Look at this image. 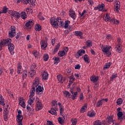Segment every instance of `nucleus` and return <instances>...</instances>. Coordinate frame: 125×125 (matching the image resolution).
Here are the masks:
<instances>
[{"mask_svg": "<svg viewBox=\"0 0 125 125\" xmlns=\"http://www.w3.org/2000/svg\"><path fill=\"white\" fill-rule=\"evenodd\" d=\"M34 100H35V98H34V97H31L29 96V99L27 102L28 104L30 105L31 107H33L34 106Z\"/></svg>", "mask_w": 125, "mask_h": 125, "instance_id": "obj_20", "label": "nucleus"}, {"mask_svg": "<svg viewBox=\"0 0 125 125\" xmlns=\"http://www.w3.org/2000/svg\"><path fill=\"white\" fill-rule=\"evenodd\" d=\"M27 76H28V72H27V70H24L22 73L23 80H25L27 78Z\"/></svg>", "mask_w": 125, "mask_h": 125, "instance_id": "obj_52", "label": "nucleus"}, {"mask_svg": "<svg viewBox=\"0 0 125 125\" xmlns=\"http://www.w3.org/2000/svg\"><path fill=\"white\" fill-rule=\"evenodd\" d=\"M104 101V99L99 101L97 104V107H100V106H102Z\"/></svg>", "mask_w": 125, "mask_h": 125, "instance_id": "obj_48", "label": "nucleus"}, {"mask_svg": "<svg viewBox=\"0 0 125 125\" xmlns=\"http://www.w3.org/2000/svg\"><path fill=\"white\" fill-rule=\"evenodd\" d=\"M38 85H41V84H40V78L36 77L33 83V86H38Z\"/></svg>", "mask_w": 125, "mask_h": 125, "instance_id": "obj_18", "label": "nucleus"}, {"mask_svg": "<svg viewBox=\"0 0 125 125\" xmlns=\"http://www.w3.org/2000/svg\"><path fill=\"white\" fill-rule=\"evenodd\" d=\"M87 109V105L86 104H85L81 108L80 113H84L85 112H86Z\"/></svg>", "mask_w": 125, "mask_h": 125, "instance_id": "obj_26", "label": "nucleus"}, {"mask_svg": "<svg viewBox=\"0 0 125 125\" xmlns=\"http://www.w3.org/2000/svg\"><path fill=\"white\" fill-rule=\"evenodd\" d=\"M29 4H34L36 2V0H28Z\"/></svg>", "mask_w": 125, "mask_h": 125, "instance_id": "obj_64", "label": "nucleus"}, {"mask_svg": "<svg viewBox=\"0 0 125 125\" xmlns=\"http://www.w3.org/2000/svg\"><path fill=\"white\" fill-rule=\"evenodd\" d=\"M3 114L4 121H5V122L7 121V120H8V116H9V111H3Z\"/></svg>", "mask_w": 125, "mask_h": 125, "instance_id": "obj_19", "label": "nucleus"}, {"mask_svg": "<svg viewBox=\"0 0 125 125\" xmlns=\"http://www.w3.org/2000/svg\"><path fill=\"white\" fill-rule=\"evenodd\" d=\"M108 124L111 125L112 124L113 125H119V124L116 123L115 120H113V116H110L108 119Z\"/></svg>", "mask_w": 125, "mask_h": 125, "instance_id": "obj_16", "label": "nucleus"}, {"mask_svg": "<svg viewBox=\"0 0 125 125\" xmlns=\"http://www.w3.org/2000/svg\"><path fill=\"white\" fill-rule=\"evenodd\" d=\"M71 22L69 21H65L64 25L63 26L64 29H68V27H69V24H70Z\"/></svg>", "mask_w": 125, "mask_h": 125, "instance_id": "obj_42", "label": "nucleus"}, {"mask_svg": "<svg viewBox=\"0 0 125 125\" xmlns=\"http://www.w3.org/2000/svg\"><path fill=\"white\" fill-rule=\"evenodd\" d=\"M48 73L47 71H44L42 73V77L43 80H47L48 79Z\"/></svg>", "mask_w": 125, "mask_h": 125, "instance_id": "obj_25", "label": "nucleus"}, {"mask_svg": "<svg viewBox=\"0 0 125 125\" xmlns=\"http://www.w3.org/2000/svg\"><path fill=\"white\" fill-rule=\"evenodd\" d=\"M8 48L11 55H14L15 48L14 44H13V43H10V44H8Z\"/></svg>", "mask_w": 125, "mask_h": 125, "instance_id": "obj_9", "label": "nucleus"}, {"mask_svg": "<svg viewBox=\"0 0 125 125\" xmlns=\"http://www.w3.org/2000/svg\"><path fill=\"white\" fill-rule=\"evenodd\" d=\"M19 105L22 107L23 108V109H25L26 108V103H25V100L23 97H20L19 98Z\"/></svg>", "mask_w": 125, "mask_h": 125, "instance_id": "obj_7", "label": "nucleus"}, {"mask_svg": "<svg viewBox=\"0 0 125 125\" xmlns=\"http://www.w3.org/2000/svg\"><path fill=\"white\" fill-rule=\"evenodd\" d=\"M36 88L35 87H33L30 90V94L29 96L34 97L35 95V92H36Z\"/></svg>", "mask_w": 125, "mask_h": 125, "instance_id": "obj_31", "label": "nucleus"}, {"mask_svg": "<svg viewBox=\"0 0 125 125\" xmlns=\"http://www.w3.org/2000/svg\"><path fill=\"white\" fill-rule=\"evenodd\" d=\"M58 55L60 57H63L64 55H66V54L63 51H59Z\"/></svg>", "mask_w": 125, "mask_h": 125, "instance_id": "obj_41", "label": "nucleus"}, {"mask_svg": "<svg viewBox=\"0 0 125 125\" xmlns=\"http://www.w3.org/2000/svg\"><path fill=\"white\" fill-rule=\"evenodd\" d=\"M52 108H57V101H53L52 102Z\"/></svg>", "mask_w": 125, "mask_h": 125, "instance_id": "obj_49", "label": "nucleus"}, {"mask_svg": "<svg viewBox=\"0 0 125 125\" xmlns=\"http://www.w3.org/2000/svg\"><path fill=\"white\" fill-rule=\"evenodd\" d=\"M83 58L84 62H85L86 63H87V64L89 63V58L88 57L87 55H84L83 57Z\"/></svg>", "mask_w": 125, "mask_h": 125, "instance_id": "obj_34", "label": "nucleus"}, {"mask_svg": "<svg viewBox=\"0 0 125 125\" xmlns=\"http://www.w3.org/2000/svg\"><path fill=\"white\" fill-rule=\"evenodd\" d=\"M96 115V113L94 110H92L90 111H88L86 116L87 117H89V118H94Z\"/></svg>", "mask_w": 125, "mask_h": 125, "instance_id": "obj_11", "label": "nucleus"}, {"mask_svg": "<svg viewBox=\"0 0 125 125\" xmlns=\"http://www.w3.org/2000/svg\"><path fill=\"white\" fill-rule=\"evenodd\" d=\"M40 44L41 45V49H42V50H46V47H47V45H48L47 41L42 40L40 42Z\"/></svg>", "mask_w": 125, "mask_h": 125, "instance_id": "obj_6", "label": "nucleus"}, {"mask_svg": "<svg viewBox=\"0 0 125 125\" xmlns=\"http://www.w3.org/2000/svg\"><path fill=\"white\" fill-rule=\"evenodd\" d=\"M28 75L31 78H33L36 75V71L30 69V71L28 72Z\"/></svg>", "mask_w": 125, "mask_h": 125, "instance_id": "obj_30", "label": "nucleus"}, {"mask_svg": "<svg viewBox=\"0 0 125 125\" xmlns=\"http://www.w3.org/2000/svg\"><path fill=\"white\" fill-rule=\"evenodd\" d=\"M21 17L22 19H26V18H27V14H26V12H22L21 13Z\"/></svg>", "mask_w": 125, "mask_h": 125, "instance_id": "obj_43", "label": "nucleus"}, {"mask_svg": "<svg viewBox=\"0 0 125 125\" xmlns=\"http://www.w3.org/2000/svg\"><path fill=\"white\" fill-rule=\"evenodd\" d=\"M53 60H54V61H55V62H54L55 65H57V64H58V63H59V62H60V60L59 59V58L57 57H54L53 58Z\"/></svg>", "mask_w": 125, "mask_h": 125, "instance_id": "obj_36", "label": "nucleus"}, {"mask_svg": "<svg viewBox=\"0 0 125 125\" xmlns=\"http://www.w3.org/2000/svg\"><path fill=\"white\" fill-rule=\"evenodd\" d=\"M0 105H2V106H5L4 98L2 97V95H0Z\"/></svg>", "mask_w": 125, "mask_h": 125, "instance_id": "obj_28", "label": "nucleus"}, {"mask_svg": "<svg viewBox=\"0 0 125 125\" xmlns=\"http://www.w3.org/2000/svg\"><path fill=\"white\" fill-rule=\"evenodd\" d=\"M117 116L118 118V121H120V122L122 121V117H123V112H119L117 113Z\"/></svg>", "mask_w": 125, "mask_h": 125, "instance_id": "obj_40", "label": "nucleus"}, {"mask_svg": "<svg viewBox=\"0 0 125 125\" xmlns=\"http://www.w3.org/2000/svg\"><path fill=\"white\" fill-rule=\"evenodd\" d=\"M17 118L19 122H22V121H23V119L24 118L23 117L22 115H18L17 116Z\"/></svg>", "mask_w": 125, "mask_h": 125, "instance_id": "obj_50", "label": "nucleus"}, {"mask_svg": "<svg viewBox=\"0 0 125 125\" xmlns=\"http://www.w3.org/2000/svg\"><path fill=\"white\" fill-rule=\"evenodd\" d=\"M98 6L99 11H103V12L107 11V10L104 8V7H105V5H104V4L102 3L101 5H99Z\"/></svg>", "mask_w": 125, "mask_h": 125, "instance_id": "obj_22", "label": "nucleus"}, {"mask_svg": "<svg viewBox=\"0 0 125 125\" xmlns=\"http://www.w3.org/2000/svg\"><path fill=\"white\" fill-rule=\"evenodd\" d=\"M86 47H91L92 46V41L91 40H87L86 42Z\"/></svg>", "mask_w": 125, "mask_h": 125, "instance_id": "obj_32", "label": "nucleus"}, {"mask_svg": "<svg viewBox=\"0 0 125 125\" xmlns=\"http://www.w3.org/2000/svg\"><path fill=\"white\" fill-rule=\"evenodd\" d=\"M123 100L122 98H119L117 99L116 103L117 105H122L123 104Z\"/></svg>", "mask_w": 125, "mask_h": 125, "instance_id": "obj_51", "label": "nucleus"}, {"mask_svg": "<svg viewBox=\"0 0 125 125\" xmlns=\"http://www.w3.org/2000/svg\"><path fill=\"white\" fill-rule=\"evenodd\" d=\"M58 121L60 125H63L64 124V121H63L62 117H59L58 118Z\"/></svg>", "mask_w": 125, "mask_h": 125, "instance_id": "obj_58", "label": "nucleus"}, {"mask_svg": "<svg viewBox=\"0 0 125 125\" xmlns=\"http://www.w3.org/2000/svg\"><path fill=\"white\" fill-rule=\"evenodd\" d=\"M78 95V92H75L73 94H72V96H71V99L72 100H75V99H77V95Z\"/></svg>", "mask_w": 125, "mask_h": 125, "instance_id": "obj_47", "label": "nucleus"}, {"mask_svg": "<svg viewBox=\"0 0 125 125\" xmlns=\"http://www.w3.org/2000/svg\"><path fill=\"white\" fill-rule=\"evenodd\" d=\"M63 94L64 97H66V98L70 99L72 97V95L68 91H64L63 92Z\"/></svg>", "mask_w": 125, "mask_h": 125, "instance_id": "obj_21", "label": "nucleus"}, {"mask_svg": "<svg viewBox=\"0 0 125 125\" xmlns=\"http://www.w3.org/2000/svg\"><path fill=\"white\" fill-rule=\"evenodd\" d=\"M30 70L32 71H36L37 70V64L33 63L31 65Z\"/></svg>", "mask_w": 125, "mask_h": 125, "instance_id": "obj_46", "label": "nucleus"}, {"mask_svg": "<svg viewBox=\"0 0 125 125\" xmlns=\"http://www.w3.org/2000/svg\"><path fill=\"white\" fill-rule=\"evenodd\" d=\"M79 39L81 40L84 39V37H83V33L81 31L79 32Z\"/></svg>", "mask_w": 125, "mask_h": 125, "instance_id": "obj_53", "label": "nucleus"}, {"mask_svg": "<svg viewBox=\"0 0 125 125\" xmlns=\"http://www.w3.org/2000/svg\"><path fill=\"white\" fill-rule=\"evenodd\" d=\"M84 53H85V51L84 50L81 49L79 51V56H82V55H83Z\"/></svg>", "mask_w": 125, "mask_h": 125, "instance_id": "obj_56", "label": "nucleus"}, {"mask_svg": "<svg viewBox=\"0 0 125 125\" xmlns=\"http://www.w3.org/2000/svg\"><path fill=\"white\" fill-rule=\"evenodd\" d=\"M33 25H34V22H33V20H30L26 22L24 25V28L26 30H30L33 26Z\"/></svg>", "mask_w": 125, "mask_h": 125, "instance_id": "obj_4", "label": "nucleus"}, {"mask_svg": "<svg viewBox=\"0 0 125 125\" xmlns=\"http://www.w3.org/2000/svg\"><path fill=\"white\" fill-rule=\"evenodd\" d=\"M117 42H118V44L119 45H122V40L120 38H118L117 39Z\"/></svg>", "mask_w": 125, "mask_h": 125, "instance_id": "obj_63", "label": "nucleus"}, {"mask_svg": "<svg viewBox=\"0 0 125 125\" xmlns=\"http://www.w3.org/2000/svg\"><path fill=\"white\" fill-rule=\"evenodd\" d=\"M115 48L116 49V51L118 52L119 53H121L122 51H123L122 47V45H117L115 47Z\"/></svg>", "mask_w": 125, "mask_h": 125, "instance_id": "obj_27", "label": "nucleus"}, {"mask_svg": "<svg viewBox=\"0 0 125 125\" xmlns=\"http://www.w3.org/2000/svg\"><path fill=\"white\" fill-rule=\"evenodd\" d=\"M110 18L111 17L109 16V14H106V15L104 17V20L105 22H108V21H110Z\"/></svg>", "mask_w": 125, "mask_h": 125, "instance_id": "obj_37", "label": "nucleus"}, {"mask_svg": "<svg viewBox=\"0 0 125 125\" xmlns=\"http://www.w3.org/2000/svg\"><path fill=\"white\" fill-rule=\"evenodd\" d=\"M57 79L61 83H63L65 80V77H63V76L61 74L58 75L57 76Z\"/></svg>", "mask_w": 125, "mask_h": 125, "instance_id": "obj_12", "label": "nucleus"}, {"mask_svg": "<svg viewBox=\"0 0 125 125\" xmlns=\"http://www.w3.org/2000/svg\"><path fill=\"white\" fill-rule=\"evenodd\" d=\"M58 104L59 106V108H60V113L61 114H62L63 112H64V108L63 107L62 105H61V104L60 103H58Z\"/></svg>", "mask_w": 125, "mask_h": 125, "instance_id": "obj_38", "label": "nucleus"}, {"mask_svg": "<svg viewBox=\"0 0 125 125\" xmlns=\"http://www.w3.org/2000/svg\"><path fill=\"white\" fill-rule=\"evenodd\" d=\"M16 35V27L14 26H11L10 31L8 32L9 38H14Z\"/></svg>", "mask_w": 125, "mask_h": 125, "instance_id": "obj_2", "label": "nucleus"}, {"mask_svg": "<svg viewBox=\"0 0 125 125\" xmlns=\"http://www.w3.org/2000/svg\"><path fill=\"white\" fill-rule=\"evenodd\" d=\"M35 31H38V32H40V31L42 30V26H41V25L39 23H37L36 24H35Z\"/></svg>", "mask_w": 125, "mask_h": 125, "instance_id": "obj_29", "label": "nucleus"}, {"mask_svg": "<svg viewBox=\"0 0 125 125\" xmlns=\"http://www.w3.org/2000/svg\"><path fill=\"white\" fill-rule=\"evenodd\" d=\"M36 88V93L37 94H42L43 92V87H42L41 85L35 86Z\"/></svg>", "mask_w": 125, "mask_h": 125, "instance_id": "obj_8", "label": "nucleus"}, {"mask_svg": "<svg viewBox=\"0 0 125 125\" xmlns=\"http://www.w3.org/2000/svg\"><path fill=\"white\" fill-rule=\"evenodd\" d=\"M60 47V43H59L57 44V45H56V46L54 49V51H53L54 54H55V53H56V52H57V51H58Z\"/></svg>", "mask_w": 125, "mask_h": 125, "instance_id": "obj_35", "label": "nucleus"}, {"mask_svg": "<svg viewBox=\"0 0 125 125\" xmlns=\"http://www.w3.org/2000/svg\"><path fill=\"white\" fill-rule=\"evenodd\" d=\"M83 99H84V97L83 96V93H81L80 94V97H79V100L80 102H83Z\"/></svg>", "mask_w": 125, "mask_h": 125, "instance_id": "obj_55", "label": "nucleus"}, {"mask_svg": "<svg viewBox=\"0 0 125 125\" xmlns=\"http://www.w3.org/2000/svg\"><path fill=\"white\" fill-rule=\"evenodd\" d=\"M118 77V74H113L111 77H110V81H114V80H115V79H116V78Z\"/></svg>", "mask_w": 125, "mask_h": 125, "instance_id": "obj_57", "label": "nucleus"}, {"mask_svg": "<svg viewBox=\"0 0 125 125\" xmlns=\"http://www.w3.org/2000/svg\"><path fill=\"white\" fill-rule=\"evenodd\" d=\"M109 22L111 24H115L116 25H118V24H120V21H119L116 19H114L113 18H110V19L109 20Z\"/></svg>", "mask_w": 125, "mask_h": 125, "instance_id": "obj_15", "label": "nucleus"}, {"mask_svg": "<svg viewBox=\"0 0 125 125\" xmlns=\"http://www.w3.org/2000/svg\"><path fill=\"white\" fill-rule=\"evenodd\" d=\"M68 14L69 16L73 18L74 20L76 19V13L72 9L69 10Z\"/></svg>", "mask_w": 125, "mask_h": 125, "instance_id": "obj_13", "label": "nucleus"}, {"mask_svg": "<svg viewBox=\"0 0 125 125\" xmlns=\"http://www.w3.org/2000/svg\"><path fill=\"white\" fill-rule=\"evenodd\" d=\"M8 10V8L6 7H4L3 8L2 11L1 12L2 13H6L7 12V10Z\"/></svg>", "mask_w": 125, "mask_h": 125, "instance_id": "obj_61", "label": "nucleus"}, {"mask_svg": "<svg viewBox=\"0 0 125 125\" xmlns=\"http://www.w3.org/2000/svg\"><path fill=\"white\" fill-rule=\"evenodd\" d=\"M59 17L56 18L54 17L51 18L50 19V23L51 25L54 28H56V29L58 28V25H59Z\"/></svg>", "mask_w": 125, "mask_h": 125, "instance_id": "obj_1", "label": "nucleus"}, {"mask_svg": "<svg viewBox=\"0 0 125 125\" xmlns=\"http://www.w3.org/2000/svg\"><path fill=\"white\" fill-rule=\"evenodd\" d=\"M100 47L103 52H105V53H108V52L109 54L110 55L111 52H110V49L112 48V47L109 45H101Z\"/></svg>", "mask_w": 125, "mask_h": 125, "instance_id": "obj_3", "label": "nucleus"}, {"mask_svg": "<svg viewBox=\"0 0 125 125\" xmlns=\"http://www.w3.org/2000/svg\"><path fill=\"white\" fill-rule=\"evenodd\" d=\"M57 111H58V108L51 107V110L49 111V112L52 115L57 116Z\"/></svg>", "mask_w": 125, "mask_h": 125, "instance_id": "obj_14", "label": "nucleus"}, {"mask_svg": "<svg viewBox=\"0 0 125 125\" xmlns=\"http://www.w3.org/2000/svg\"><path fill=\"white\" fill-rule=\"evenodd\" d=\"M36 101V110L40 111V110L42 109V102L39 99H37Z\"/></svg>", "mask_w": 125, "mask_h": 125, "instance_id": "obj_5", "label": "nucleus"}, {"mask_svg": "<svg viewBox=\"0 0 125 125\" xmlns=\"http://www.w3.org/2000/svg\"><path fill=\"white\" fill-rule=\"evenodd\" d=\"M11 43V39L8 38L5 40H3V44L8 46V44Z\"/></svg>", "mask_w": 125, "mask_h": 125, "instance_id": "obj_24", "label": "nucleus"}, {"mask_svg": "<svg viewBox=\"0 0 125 125\" xmlns=\"http://www.w3.org/2000/svg\"><path fill=\"white\" fill-rule=\"evenodd\" d=\"M21 70H22V65L19 63L18 66L17 74L19 75L21 74Z\"/></svg>", "mask_w": 125, "mask_h": 125, "instance_id": "obj_45", "label": "nucleus"}, {"mask_svg": "<svg viewBox=\"0 0 125 125\" xmlns=\"http://www.w3.org/2000/svg\"><path fill=\"white\" fill-rule=\"evenodd\" d=\"M59 23L60 28L64 26V22L63 21V20L61 19V18H59Z\"/></svg>", "mask_w": 125, "mask_h": 125, "instance_id": "obj_44", "label": "nucleus"}, {"mask_svg": "<svg viewBox=\"0 0 125 125\" xmlns=\"http://www.w3.org/2000/svg\"><path fill=\"white\" fill-rule=\"evenodd\" d=\"M66 72L67 74H69L70 75H71L72 72V69L70 67H68L67 69H66Z\"/></svg>", "mask_w": 125, "mask_h": 125, "instance_id": "obj_62", "label": "nucleus"}, {"mask_svg": "<svg viewBox=\"0 0 125 125\" xmlns=\"http://www.w3.org/2000/svg\"><path fill=\"white\" fill-rule=\"evenodd\" d=\"M98 80H99L98 76H95V75H92L90 78V81L93 83H96Z\"/></svg>", "mask_w": 125, "mask_h": 125, "instance_id": "obj_23", "label": "nucleus"}, {"mask_svg": "<svg viewBox=\"0 0 125 125\" xmlns=\"http://www.w3.org/2000/svg\"><path fill=\"white\" fill-rule=\"evenodd\" d=\"M71 122H72V124L71 125H77V119H75V118H73L72 120H71Z\"/></svg>", "mask_w": 125, "mask_h": 125, "instance_id": "obj_60", "label": "nucleus"}, {"mask_svg": "<svg viewBox=\"0 0 125 125\" xmlns=\"http://www.w3.org/2000/svg\"><path fill=\"white\" fill-rule=\"evenodd\" d=\"M102 121L99 120H97L93 122V125H100L101 124Z\"/></svg>", "mask_w": 125, "mask_h": 125, "instance_id": "obj_54", "label": "nucleus"}, {"mask_svg": "<svg viewBox=\"0 0 125 125\" xmlns=\"http://www.w3.org/2000/svg\"><path fill=\"white\" fill-rule=\"evenodd\" d=\"M111 65H112V62L106 63L104 66V70H107V69H109V68L111 67Z\"/></svg>", "mask_w": 125, "mask_h": 125, "instance_id": "obj_33", "label": "nucleus"}, {"mask_svg": "<svg viewBox=\"0 0 125 125\" xmlns=\"http://www.w3.org/2000/svg\"><path fill=\"white\" fill-rule=\"evenodd\" d=\"M11 12L12 14H11V15L12 16H13V17H15V18H17V19L20 18V13L13 11H11Z\"/></svg>", "mask_w": 125, "mask_h": 125, "instance_id": "obj_17", "label": "nucleus"}, {"mask_svg": "<svg viewBox=\"0 0 125 125\" xmlns=\"http://www.w3.org/2000/svg\"><path fill=\"white\" fill-rule=\"evenodd\" d=\"M33 55L35 56V58H39L40 56V53L37 50H34L32 52Z\"/></svg>", "mask_w": 125, "mask_h": 125, "instance_id": "obj_39", "label": "nucleus"}, {"mask_svg": "<svg viewBox=\"0 0 125 125\" xmlns=\"http://www.w3.org/2000/svg\"><path fill=\"white\" fill-rule=\"evenodd\" d=\"M120 2L119 1H116L114 3V11L115 12H119L120 11Z\"/></svg>", "mask_w": 125, "mask_h": 125, "instance_id": "obj_10", "label": "nucleus"}, {"mask_svg": "<svg viewBox=\"0 0 125 125\" xmlns=\"http://www.w3.org/2000/svg\"><path fill=\"white\" fill-rule=\"evenodd\" d=\"M43 58L44 61L46 62L47 61V60H48V58H49V57L48 56V54H45L43 55Z\"/></svg>", "mask_w": 125, "mask_h": 125, "instance_id": "obj_59", "label": "nucleus"}]
</instances>
